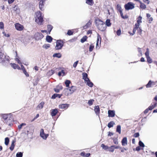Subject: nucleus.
I'll return each mask as SVG.
<instances>
[{
	"instance_id": "5fc2aeb1",
	"label": "nucleus",
	"mask_w": 157,
	"mask_h": 157,
	"mask_svg": "<svg viewBox=\"0 0 157 157\" xmlns=\"http://www.w3.org/2000/svg\"><path fill=\"white\" fill-rule=\"evenodd\" d=\"M94 48V46L93 44H91L90 45L89 48V51L90 52H91L92 51Z\"/></svg>"
},
{
	"instance_id": "cd10ccee",
	"label": "nucleus",
	"mask_w": 157,
	"mask_h": 157,
	"mask_svg": "<svg viewBox=\"0 0 157 157\" xmlns=\"http://www.w3.org/2000/svg\"><path fill=\"white\" fill-rule=\"evenodd\" d=\"M152 85H155L154 82L151 80H150L148 83L146 85L147 88H150L151 87Z\"/></svg>"
},
{
	"instance_id": "6e6d98bb",
	"label": "nucleus",
	"mask_w": 157,
	"mask_h": 157,
	"mask_svg": "<svg viewBox=\"0 0 157 157\" xmlns=\"http://www.w3.org/2000/svg\"><path fill=\"white\" fill-rule=\"evenodd\" d=\"M120 15L121 17L123 19H126L128 18V16L127 15L123 16V13L120 14Z\"/></svg>"
},
{
	"instance_id": "20e7f679",
	"label": "nucleus",
	"mask_w": 157,
	"mask_h": 157,
	"mask_svg": "<svg viewBox=\"0 0 157 157\" xmlns=\"http://www.w3.org/2000/svg\"><path fill=\"white\" fill-rule=\"evenodd\" d=\"M56 45L55 47V49L58 50L61 49L64 45V42L62 40L59 39L56 40Z\"/></svg>"
},
{
	"instance_id": "ea45409f",
	"label": "nucleus",
	"mask_w": 157,
	"mask_h": 157,
	"mask_svg": "<svg viewBox=\"0 0 157 157\" xmlns=\"http://www.w3.org/2000/svg\"><path fill=\"white\" fill-rule=\"evenodd\" d=\"M10 142V139L8 137H6L5 139V144L7 146L9 144Z\"/></svg>"
},
{
	"instance_id": "680f3d73",
	"label": "nucleus",
	"mask_w": 157,
	"mask_h": 157,
	"mask_svg": "<svg viewBox=\"0 0 157 157\" xmlns=\"http://www.w3.org/2000/svg\"><path fill=\"white\" fill-rule=\"evenodd\" d=\"M78 61H77L76 62H75L73 64V67L74 68H75L77 66V65L78 63Z\"/></svg>"
},
{
	"instance_id": "c03bdc74",
	"label": "nucleus",
	"mask_w": 157,
	"mask_h": 157,
	"mask_svg": "<svg viewBox=\"0 0 157 157\" xmlns=\"http://www.w3.org/2000/svg\"><path fill=\"white\" fill-rule=\"evenodd\" d=\"M50 47V45L49 44H45L44 45L42 46V47L43 48H44L45 49H47L48 48Z\"/></svg>"
},
{
	"instance_id": "c9c22d12",
	"label": "nucleus",
	"mask_w": 157,
	"mask_h": 157,
	"mask_svg": "<svg viewBox=\"0 0 157 157\" xmlns=\"http://www.w3.org/2000/svg\"><path fill=\"white\" fill-rule=\"evenodd\" d=\"M138 2H139L140 4V7L141 9H144L146 8V5L144 4V3L141 2L139 0H138Z\"/></svg>"
},
{
	"instance_id": "39448f33",
	"label": "nucleus",
	"mask_w": 157,
	"mask_h": 157,
	"mask_svg": "<svg viewBox=\"0 0 157 157\" xmlns=\"http://www.w3.org/2000/svg\"><path fill=\"white\" fill-rule=\"evenodd\" d=\"M124 7L125 10L128 11L134 8L135 7V4L132 2H129L124 5Z\"/></svg>"
},
{
	"instance_id": "393cba45",
	"label": "nucleus",
	"mask_w": 157,
	"mask_h": 157,
	"mask_svg": "<svg viewBox=\"0 0 157 157\" xmlns=\"http://www.w3.org/2000/svg\"><path fill=\"white\" fill-rule=\"evenodd\" d=\"M82 78L84 80V81H86L88 79H89V78H88V75L85 72H83L82 74Z\"/></svg>"
},
{
	"instance_id": "e433bc0d",
	"label": "nucleus",
	"mask_w": 157,
	"mask_h": 157,
	"mask_svg": "<svg viewBox=\"0 0 157 157\" xmlns=\"http://www.w3.org/2000/svg\"><path fill=\"white\" fill-rule=\"evenodd\" d=\"M88 37L86 36H83L80 40V42L82 43H83L85 41H86Z\"/></svg>"
},
{
	"instance_id": "8fccbe9b",
	"label": "nucleus",
	"mask_w": 157,
	"mask_h": 157,
	"mask_svg": "<svg viewBox=\"0 0 157 157\" xmlns=\"http://www.w3.org/2000/svg\"><path fill=\"white\" fill-rule=\"evenodd\" d=\"M113 140V142L114 144H118V139L117 138H113L112 139Z\"/></svg>"
},
{
	"instance_id": "37998d69",
	"label": "nucleus",
	"mask_w": 157,
	"mask_h": 157,
	"mask_svg": "<svg viewBox=\"0 0 157 157\" xmlns=\"http://www.w3.org/2000/svg\"><path fill=\"white\" fill-rule=\"evenodd\" d=\"M44 104V102L42 101L37 105V107L40 109H42L43 107V105Z\"/></svg>"
},
{
	"instance_id": "6e6552de",
	"label": "nucleus",
	"mask_w": 157,
	"mask_h": 157,
	"mask_svg": "<svg viewBox=\"0 0 157 157\" xmlns=\"http://www.w3.org/2000/svg\"><path fill=\"white\" fill-rule=\"evenodd\" d=\"M15 29L18 31H22L24 28V26L19 23H17L14 25Z\"/></svg>"
},
{
	"instance_id": "de8ad7c7",
	"label": "nucleus",
	"mask_w": 157,
	"mask_h": 157,
	"mask_svg": "<svg viewBox=\"0 0 157 157\" xmlns=\"http://www.w3.org/2000/svg\"><path fill=\"white\" fill-rule=\"evenodd\" d=\"M114 150V149L113 145L111 146L110 147H109L108 151L111 152H113Z\"/></svg>"
},
{
	"instance_id": "f03ea898",
	"label": "nucleus",
	"mask_w": 157,
	"mask_h": 157,
	"mask_svg": "<svg viewBox=\"0 0 157 157\" xmlns=\"http://www.w3.org/2000/svg\"><path fill=\"white\" fill-rule=\"evenodd\" d=\"M95 22L98 30L102 32L105 30L106 27L104 22L101 20L100 19H96L95 20Z\"/></svg>"
},
{
	"instance_id": "dca6fc26",
	"label": "nucleus",
	"mask_w": 157,
	"mask_h": 157,
	"mask_svg": "<svg viewBox=\"0 0 157 157\" xmlns=\"http://www.w3.org/2000/svg\"><path fill=\"white\" fill-rule=\"evenodd\" d=\"M94 110L96 115L99 116L100 113V109L98 105H96L94 107Z\"/></svg>"
},
{
	"instance_id": "c756f323",
	"label": "nucleus",
	"mask_w": 157,
	"mask_h": 157,
	"mask_svg": "<svg viewBox=\"0 0 157 157\" xmlns=\"http://www.w3.org/2000/svg\"><path fill=\"white\" fill-rule=\"evenodd\" d=\"M86 3L90 6L93 5L94 2L93 0H86Z\"/></svg>"
},
{
	"instance_id": "774afa93",
	"label": "nucleus",
	"mask_w": 157,
	"mask_h": 157,
	"mask_svg": "<svg viewBox=\"0 0 157 157\" xmlns=\"http://www.w3.org/2000/svg\"><path fill=\"white\" fill-rule=\"evenodd\" d=\"M54 90L56 93H59L60 91L59 89L57 88H54Z\"/></svg>"
},
{
	"instance_id": "3c124183",
	"label": "nucleus",
	"mask_w": 157,
	"mask_h": 157,
	"mask_svg": "<svg viewBox=\"0 0 157 157\" xmlns=\"http://www.w3.org/2000/svg\"><path fill=\"white\" fill-rule=\"evenodd\" d=\"M147 59V62L149 63H152V60L151 59L150 56L146 57Z\"/></svg>"
},
{
	"instance_id": "a878e982",
	"label": "nucleus",
	"mask_w": 157,
	"mask_h": 157,
	"mask_svg": "<svg viewBox=\"0 0 157 157\" xmlns=\"http://www.w3.org/2000/svg\"><path fill=\"white\" fill-rule=\"evenodd\" d=\"M53 38L49 35H47L46 36V40L48 43H51L52 41Z\"/></svg>"
},
{
	"instance_id": "4c0bfd02",
	"label": "nucleus",
	"mask_w": 157,
	"mask_h": 157,
	"mask_svg": "<svg viewBox=\"0 0 157 157\" xmlns=\"http://www.w3.org/2000/svg\"><path fill=\"white\" fill-rule=\"evenodd\" d=\"M63 74V76H64L66 75V74L63 70H61L58 73V75L59 76H60L62 75V74Z\"/></svg>"
},
{
	"instance_id": "423d86ee",
	"label": "nucleus",
	"mask_w": 157,
	"mask_h": 157,
	"mask_svg": "<svg viewBox=\"0 0 157 157\" xmlns=\"http://www.w3.org/2000/svg\"><path fill=\"white\" fill-rule=\"evenodd\" d=\"M44 36L42 33L37 32L34 35V38L36 40H41Z\"/></svg>"
},
{
	"instance_id": "a211bd4d",
	"label": "nucleus",
	"mask_w": 157,
	"mask_h": 157,
	"mask_svg": "<svg viewBox=\"0 0 157 157\" xmlns=\"http://www.w3.org/2000/svg\"><path fill=\"white\" fill-rule=\"evenodd\" d=\"M13 10L16 12L17 14H19L20 13V10L19 7L15 5L13 8Z\"/></svg>"
},
{
	"instance_id": "ddd939ff",
	"label": "nucleus",
	"mask_w": 157,
	"mask_h": 157,
	"mask_svg": "<svg viewBox=\"0 0 157 157\" xmlns=\"http://www.w3.org/2000/svg\"><path fill=\"white\" fill-rule=\"evenodd\" d=\"M70 104H62L59 105V108L61 109H67L69 107Z\"/></svg>"
},
{
	"instance_id": "58836bf2",
	"label": "nucleus",
	"mask_w": 157,
	"mask_h": 157,
	"mask_svg": "<svg viewBox=\"0 0 157 157\" xmlns=\"http://www.w3.org/2000/svg\"><path fill=\"white\" fill-rule=\"evenodd\" d=\"M116 131L119 134L121 133V126L120 125H118L117 126Z\"/></svg>"
},
{
	"instance_id": "79ce46f5",
	"label": "nucleus",
	"mask_w": 157,
	"mask_h": 157,
	"mask_svg": "<svg viewBox=\"0 0 157 157\" xmlns=\"http://www.w3.org/2000/svg\"><path fill=\"white\" fill-rule=\"evenodd\" d=\"M9 65H10L11 67L15 69H16V68H17V67L18 65L17 64L15 63H9Z\"/></svg>"
},
{
	"instance_id": "473e14b6",
	"label": "nucleus",
	"mask_w": 157,
	"mask_h": 157,
	"mask_svg": "<svg viewBox=\"0 0 157 157\" xmlns=\"http://www.w3.org/2000/svg\"><path fill=\"white\" fill-rule=\"evenodd\" d=\"M115 124L113 121H111L109 122L107 126L109 128H110L113 127V125Z\"/></svg>"
},
{
	"instance_id": "864d4df0",
	"label": "nucleus",
	"mask_w": 157,
	"mask_h": 157,
	"mask_svg": "<svg viewBox=\"0 0 157 157\" xmlns=\"http://www.w3.org/2000/svg\"><path fill=\"white\" fill-rule=\"evenodd\" d=\"M139 144L140 146L142 148H143L145 146V145L141 141H139Z\"/></svg>"
},
{
	"instance_id": "a18cd8bd",
	"label": "nucleus",
	"mask_w": 157,
	"mask_h": 157,
	"mask_svg": "<svg viewBox=\"0 0 157 157\" xmlns=\"http://www.w3.org/2000/svg\"><path fill=\"white\" fill-rule=\"evenodd\" d=\"M116 9L118 12H119L122 10L121 7L119 4H117L116 6Z\"/></svg>"
},
{
	"instance_id": "5701e85b",
	"label": "nucleus",
	"mask_w": 157,
	"mask_h": 157,
	"mask_svg": "<svg viewBox=\"0 0 157 157\" xmlns=\"http://www.w3.org/2000/svg\"><path fill=\"white\" fill-rule=\"evenodd\" d=\"M121 144L122 146H125L127 144V140L126 137L123 138L121 140Z\"/></svg>"
},
{
	"instance_id": "4d7b16f0",
	"label": "nucleus",
	"mask_w": 157,
	"mask_h": 157,
	"mask_svg": "<svg viewBox=\"0 0 157 157\" xmlns=\"http://www.w3.org/2000/svg\"><path fill=\"white\" fill-rule=\"evenodd\" d=\"M4 52L3 47L2 45H0V54L4 53Z\"/></svg>"
},
{
	"instance_id": "b1692460",
	"label": "nucleus",
	"mask_w": 157,
	"mask_h": 157,
	"mask_svg": "<svg viewBox=\"0 0 157 157\" xmlns=\"http://www.w3.org/2000/svg\"><path fill=\"white\" fill-rule=\"evenodd\" d=\"M47 28L48 31V34H50L53 28V26L51 25L48 24L47 25Z\"/></svg>"
},
{
	"instance_id": "e2e57ef3",
	"label": "nucleus",
	"mask_w": 157,
	"mask_h": 157,
	"mask_svg": "<svg viewBox=\"0 0 157 157\" xmlns=\"http://www.w3.org/2000/svg\"><path fill=\"white\" fill-rule=\"evenodd\" d=\"M4 28V24L3 22H0V29H2Z\"/></svg>"
},
{
	"instance_id": "1a4fd4ad",
	"label": "nucleus",
	"mask_w": 157,
	"mask_h": 157,
	"mask_svg": "<svg viewBox=\"0 0 157 157\" xmlns=\"http://www.w3.org/2000/svg\"><path fill=\"white\" fill-rule=\"evenodd\" d=\"M76 89L77 88L76 86H72L71 87L66 88L65 90H69L70 92V93L71 94L75 91Z\"/></svg>"
},
{
	"instance_id": "0eeeda50",
	"label": "nucleus",
	"mask_w": 157,
	"mask_h": 157,
	"mask_svg": "<svg viewBox=\"0 0 157 157\" xmlns=\"http://www.w3.org/2000/svg\"><path fill=\"white\" fill-rule=\"evenodd\" d=\"M48 134H45L44 133L43 129L42 128L41 129L40 133V136L44 140H46L47 138L48 137Z\"/></svg>"
},
{
	"instance_id": "72a5a7b5",
	"label": "nucleus",
	"mask_w": 157,
	"mask_h": 157,
	"mask_svg": "<svg viewBox=\"0 0 157 157\" xmlns=\"http://www.w3.org/2000/svg\"><path fill=\"white\" fill-rule=\"evenodd\" d=\"M53 57H57L58 58H60L62 57V55L60 53H55L53 55Z\"/></svg>"
},
{
	"instance_id": "aec40b11",
	"label": "nucleus",
	"mask_w": 157,
	"mask_h": 157,
	"mask_svg": "<svg viewBox=\"0 0 157 157\" xmlns=\"http://www.w3.org/2000/svg\"><path fill=\"white\" fill-rule=\"evenodd\" d=\"M85 82L86 83V85L90 87H91L93 86L94 84L93 83L90 81L89 78L86 81H85Z\"/></svg>"
},
{
	"instance_id": "09e8293b",
	"label": "nucleus",
	"mask_w": 157,
	"mask_h": 157,
	"mask_svg": "<svg viewBox=\"0 0 157 157\" xmlns=\"http://www.w3.org/2000/svg\"><path fill=\"white\" fill-rule=\"evenodd\" d=\"M94 101V100L93 99H90L88 101V104L90 106H91L93 104Z\"/></svg>"
},
{
	"instance_id": "6ab92c4d",
	"label": "nucleus",
	"mask_w": 157,
	"mask_h": 157,
	"mask_svg": "<svg viewBox=\"0 0 157 157\" xmlns=\"http://www.w3.org/2000/svg\"><path fill=\"white\" fill-rule=\"evenodd\" d=\"M11 113L7 114H2V117L4 119L5 121L6 122L7 121V120L8 118V116H10Z\"/></svg>"
},
{
	"instance_id": "9b49d317",
	"label": "nucleus",
	"mask_w": 157,
	"mask_h": 157,
	"mask_svg": "<svg viewBox=\"0 0 157 157\" xmlns=\"http://www.w3.org/2000/svg\"><path fill=\"white\" fill-rule=\"evenodd\" d=\"M58 109L57 108H55L53 109H52L50 111L51 115L52 117L55 116L56 114L58 113Z\"/></svg>"
},
{
	"instance_id": "f8f14e48",
	"label": "nucleus",
	"mask_w": 157,
	"mask_h": 157,
	"mask_svg": "<svg viewBox=\"0 0 157 157\" xmlns=\"http://www.w3.org/2000/svg\"><path fill=\"white\" fill-rule=\"evenodd\" d=\"M13 121V117L10 116L7 120L6 124H8L9 126H11L13 125L12 122Z\"/></svg>"
},
{
	"instance_id": "2f4dec72",
	"label": "nucleus",
	"mask_w": 157,
	"mask_h": 157,
	"mask_svg": "<svg viewBox=\"0 0 157 157\" xmlns=\"http://www.w3.org/2000/svg\"><path fill=\"white\" fill-rule=\"evenodd\" d=\"M101 146L104 150L108 151L109 148V147L107 145H106L104 144H102L101 145Z\"/></svg>"
},
{
	"instance_id": "13d9d810",
	"label": "nucleus",
	"mask_w": 157,
	"mask_h": 157,
	"mask_svg": "<svg viewBox=\"0 0 157 157\" xmlns=\"http://www.w3.org/2000/svg\"><path fill=\"white\" fill-rule=\"evenodd\" d=\"M149 50L148 48L147 49V51L145 53V55L146 57L150 56H149Z\"/></svg>"
},
{
	"instance_id": "c85d7f7f",
	"label": "nucleus",
	"mask_w": 157,
	"mask_h": 157,
	"mask_svg": "<svg viewBox=\"0 0 157 157\" xmlns=\"http://www.w3.org/2000/svg\"><path fill=\"white\" fill-rule=\"evenodd\" d=\"M105 25L106 26L110 27L111 25V23L110 22V19H107L105 22Z\"/></svg>"
},
{
	"instance_id": "0e129e2a",
	"label": "nucleus",
	"mask_w": 157,
	"mask_h": 157,
	"mask_svg": "<svg viewBox=\"0 0 157 157\" xmlns=\"http://www.w3.org/2000/svg\"><path fill=\"white\" fill-rule=\"evenodd\" d=\"M23 71V73L25 74V75L27 77H28L29 76V74L26 71V70H24V71Z\"/></svg>"
},
{
	"instance_id": "bf43d9fd",
	"label": "nucleus",
	"mask_w": 157,
	"mask_h": 157,
	"mask_svg": "<svg viewBox=\"0 0 157 157\" xmlns=\"http://www.w3.org/2000/svg\"><path fill=\"white\" fill-rule=\"evenodd\" d=\"M26 124L25 123H22L21 124L18 126V128L19 129H21L23 126L26 125Z\"/></svg>"
},
{
	"instance_id": "052dcab7",
	"label": "nucleus",
	"mask_w": 157,
	"mask_h": 157,
	"mask_svg": "<svg viewBox=\"0 0 157 157\" xmlns=\"http://www.w3.org/2000/svg\"><path fill=\"white\" fill-rule=\"evenodd\" d=\"M116 33L118 36H119L121 33V30L120 29H118Z\"/></svg>"
},
{
	"instance_id": "a19ab883",
	"label": "nucleus",
	"mask_w": 157,
	"mask_h": 157,
	"mask_svg": "<svg viewBox=\"0 0 157 157\" xmlns=\"http://www.w3.org/2000/svg\"><path fill=\"white\" fill-rule=\"evenodd\" d=\"M23 152H17L16 155V157H22L23 155Z\"/></svg>"
},
{
	"instance_id": "2eb2a0df",
	"label": "nucleus",
	"mask_w": 157,
	"mask_h": 157,
	"mask_svg": "<svg viewBox=\"0 0 157 157\" xmlns=\"http://www.w3.org/2000/svg\"><path fill=\"white\" fill-rule=\"evenodd\" d=\"M108 117H113L115 115V111L114 110H109L108 111Z\"/></svg>"
},
{
	"instance_id": "412c9836",
	"label": "nucleus",
	"mask_w": 157,
	"mask_h": 157,
	"mask_svg": "<svg viewBox=\"0 0 157 157\" xmlns=\"http://www.w3.org/2000/svg\"><path fill=\"white\" fill-rule=\"evenodd\" d=\"M16 140L15 139L13 140L11 142V146L9 148L11 151H12L13 150L15 147V143Z\"/></svg>"
},
{
	"instance_id": "f257e3e1",
	"label": "nucleus",
	"mask_w": 157,
	"mask_h": 157,
	"mask_svg": "<svg viewBox=\"0 0 157 157\" xmlns=\"http://www.w3.org/2000/svg\"><path fill=\"white\" fill-rule=\"evenodd\" d=\"M10 57L6 53L0 54V64L2 66L7 67L9 66Z\"/></svg>"
},
{
	"instance_id": "9d476101",
	"label": "nucleus",
	"mask_w": 157,
	"mask_h": 157,
	"mask_svg": "<svg viewBox=\"0 0 157 157\" xmlns=\"http://www.w3.org/2000/svg\"><path fill=\"white\" fill-rule=\"evenodd\" d=\"M136 23L135 24V27L133 29L132 33H131V32L128 31V33L130 35L133 36L135 33L136 29H137V17L136 19Z\"/></svg>"
},
{
	"instance_id": "603ef678",
	"label": "nucleus",
	"mask_w": 157,
	"mask_h": 157,
	"mask_svg": "<svg viewBox=\"0 0 157 157\" xmlns=\"http://www.w3.org/2000/svg\"><path fill=\"white\" fill-rule=\"evenodd\" d=\"M74 32L71 30H68L67 32V34L69 36H71L73 34Z\"/></svg>"
},
{
	"instance_id": "f704fd0d",
	"label": "nucleus",
	"mask_w": 157,
	"mask_h": 157,
	"mask_svg": "<svg viewBox=\"0 0 157 157\" xmlns=\"http://www.w3.org/2000/svg\"><path fill=\"white\" fill-rule=\"evenodd\" d=\"M71 83V82L70 80L67 79L66 80L65 82V84L66 85V87L67 88L69 87L70 84Z\"/></svg>"
},
{
	"instance_id": "f3484780",
	"label": "nucleus",
	"mask_w": 157,
	"mask_h": 157,
	"mask_svg": "<svg viewBox=\"0 0 157 157\" xmlns=\"http://www.w3.org/2000/svg\"><path fill=\"white\" fill-rule=\"evenodd\" d=\"M63 94H59L56 93L54 94L51 97V98L52 99H55L56 98H60L62 96Z\"/></svg>"
},
{
	"instance_id": "338daca9",
	"label": "nucleus",
	"mask_w": 157,
	"mask_h": 157,
	"mask_svg": "<svg viewBox=\"0 0 157 157\" xmlns=\"http://www.w3.org/2000/svg\"><path fill=\"white\" fill-rule=\"evenodd\" d=\"M3 34L6 37H9L10 36V35L9 34H6L5 32H3Z\"/></svg>"
},
{
	"instance_id": "bb28decb",
	"label": "nucleus",
	"mask_w": 157,
	"mask_h": 157,
	"mask_svg": "<svg viewBox=\"0 0 157 157\" xmlns=\"http://www.w3.org/2000/svg\"><path fill=\"white\" fill-rule=\"evenodd\" d=\"M40 79L38 78H36L33 79V86H36L39 82Z\"/></svg>"
},
{
	"instance_id": "4be33fe9",
	"label": "nucleus",
	"mask_w": 157,
	"mask_h": 157,
	"mask_svg": "<svg viewBox=\"0 0 157 157\" xmlns=\"http://www.w3.org/2000/svg\"><path fill=\"white\" fill-rule=\"evenodd\" d=\"M92 24V22L90 20H89L86 24L85 25L83 26V29H85L88 28Z\"/></svg>"
},
{
	"instance_id": "49530a36",
	"label": "nucleus",
	"mask_w": 157,
	"mask_h": 157,
	"mask_svg": "<svg viewBox=\"0 0 157 157\" xmlns=\"http://www.w3.org/2000/svg\"><path fill=\"white\" fill-rule=\"evenodd\" d=\"M156 103H155L154 105H151L150 106H149L148 109L149 110H152L156 106Z\"/></svg>"
},
{
	"instance_id": "7ed1b4c3",
	"label": "nucleus",
	"mask_w": 157,
	"mask_h": 157,
	"mask_svg": "<svg viewBox=\"0 0 157 157\" xmlns=\"http://www.w3.org/2000/svg\"><path fill=\"white\" fill-rule=\"evenodd\" d=\"M42 14V13L40 11H39L37 12L36 17H35V22L39 25H42L44 21Z\"/></svg>"
},
{
	"instance_id": "4468645a",
	"label": "nucleus",
	"mask_w": 157,
	"mask_h": 157,
	"mask_svg": "<svg viewBox=\"0 0 157 157\" xmlns=\"http://www.w3.org/2000/svg\"><path fill=\"white\" fill-rule=\"evenodd\" d=\"M99 39L100 40H101V37L100 36V35H99V34H97V42H96V48L97 49H99L100 48V46H99L98 45V43L99 41ZM101 40H100V44H101Z\"/></svg>"
},
{
	"instance_id": "7c9ffc66",
	"label": "nucleus",
	"mask_w": 157,
	"mask_h": 157,
	"mask_svg": "<svg viewBox=\"0 0 157 157\" xmlns=\"http://www.w3.org/2000/svg\"><path fill=\"white\" fill-rule=\"evenodd\" d=\"M146 16L148 19V22L149 23H151L153 21V18L152 17H151V15L149 13L146 14Z\"/></svg>"
},
{
	"instance_id": "69168bd1",
	"label": "nucleus",
	"mask_w": 157,
	"mask_h": 157,
	"mask_svg": "<svg viewBox=\"0 0 157 157\" xmlns=\"http://www.w3.org/2000/svg\"><path fill=\"white\" fill-rule=\"evenodd\" d=\"M119 149L121 150V151L122 152H124V150H127V149L125 148H122L121 147H120Z\"/></svg>"
}]
</instances>
